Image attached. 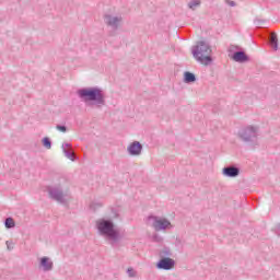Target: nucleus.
Listing matches in <instances>:
<instances>
[{"mask_svg":"<svg viewBox=\"0 0 280 280\" xmlns=\"http://www.w3.org/2000/svg\"><path fill=\"white\" fill-rule=\"evenodd\" d=\"M226 5H230V8H235V1L233 0H225Z\"/></svg>","mask_w":280,"mask_h":280,"instance_id":"23","label":"nucleus"},{"mask_svg":"<svg viewBox=\"0 0 280 280\" xmlns=\"http://www.w3.org/2000/svg\"><path fill=\"white\" fill-rule=\"evenodd\" d=\"M7 250H14V242L12 241H7Z\"/></svg>","mask_w":280,"mask_h":280,"instance_id":"21","label":"nucleus"},{"mask_svg":"<svg viewBox=\"0 0 280 280\" xmlns=\"http://www.w3.org/2000/svg\"><path fill=\"white\" fill-rule=\"evenodd\" d=\"M176 266V261L172 258H161L156 262L158 270H172Z\"/></svg>","mask_w":280,"mask_h":280,"instance_id":"8","label":"nucleus"},{"mask_svg":"<svg viewBox=\"0 0 280 280\" xmlns=\"http://www.w3.org/2000/svg\"><path fill=\"white\" fill-rule=\"evenodd\" d=\"M184 82H186V84H191V82H196V74L191 73V72H185L184 73Z\"/></svg>","mask_w":280,"mask_h":280,"instance_id":"15","label":"nucleus"},{"mask_svg":"<svg viewBox=\"0 0 280 280\" xmlns=\"http://www.w3.org/2000/svg\"><path fill=\"white\" fill-rule=\"evenodd\" d=\"M147 224L156 232L173 229L172 222L163 217L150 215L147 219Z\"/></svg>","mask_w":280,"mask_h":280,"instance_id":"6","label":"nucleus"},{"mask_svg":"<svg viewBox=\"0 0 280 280\" xmlns=\"http://www.w3.org/2000/svg\"><path fill=\"white\" fill-rule=\"evenodd\" d=\"M276 233L280 236V223L276 226Z\"/></svg>","mask_w":280,"mask_h":280,"instance_id":"24","label":"nucleus"},{"mask_svg":"<svg viewBox=\"0 0 280 280\" xmlns=\"http://www.w3.org/2000/svg\"><path fill=\"white\" fill-rule=\"evenodd\" d=\"M57 130H59L60 132H67V126L57 125Z\"/></svg>","mask_w":280,"mask_h":280,"instance_id":"22","label":"nucleus"},{"mask_svg":"<svg viewBox=\"0 0 280 280\" xmlns=\"http://www.w3.org/2000/svg\"><path fill=\"white\" fill-rule=\"evenodd\" d=\"M39 268H42L44 272H50V270H54V261H51V258L49 257H42L39 261Z\"/></svg>","mask_w":280,"mask_h":280,"instance_id":"10","label":"nucleus"},{"mask_svg":"<svg viewBox=\"0 0 280 280\" xmlns=\"http://www.w3.org/2000/svg\"><path fill=\"white\" fill-rule=\"evenodd\" d=\"M127 275H128V277H130L131 279H133L135 277H137V272L135 271L133 268H128V269H127Z\"/></svg>","mask_w":280,"mask_h":280,"instance_id":"20","label":"nucleus"},{"mask_svg":"<svg viewBox=\"0 0 280 280\" xmlns=\"http://www.w3.org/2000/svg\"><path fill=\"white\" fill-rule=\"evenodd\" d=\"M61 150L66 159H69V161H75V154L72 151L71 143L63 142L61 144Z\"/></svg>","mask_w":280,"mask_h":280,"instance_id":"11","label":"nucleus"},{"mask_svg":"<svg viewBox=\"0 0 280 280\" xmlns=\"http://www.w3.org/2000/svg\"><path fill=\"white\" fill-rule=\"evenodd\" d=\"M200 7V0H191L189 3H188V8L190 10H196V8H199Z\"/></svg>","mask_w":280,"mask_h":280,"instance_id":"18","label":"nucleus"},{"mask_svg":"<svg viewBox=\"0 0 280 280\" xmlns=\"http://www.w3.org/2000/svg\"><path fill=\"white\" fill-rule=\"evenodd\" d=\"M4 226L7 229H14L15 223H14V219L13 218H7L4 221Z\"/></svg>","mask_w":280,"mask_h":280,"instance_id":"17","label":"nucleus"},{"mask_svg":"<svg viewBox=\"0 0 280 280\" xmlns=\"http://www.w3.org/2000/svg\"><path fill=\"white\" fill-rule=\"evenodd\" d=\"M223 176L228 178H235L240 176V168L235 166H226L223 168Z\"/></svg>","mask_w":280,"mask_h":280,"instance_id":"12","label":"nucleus"},{"mask_svg":"<svg viewBox=\"0 0 280 280\" xmlns=\"http://www.w3.org/2000/svg\"><path fill=\"white\" fill-rule=\"evenodd\" d=\"M159 257L161 259H171L172 257V248L165 246L162 249L159 250Z\"/></svg>","mask_w":280,"mask_h":280,"instance_id":"14","label":"nucleus"},{"mask_svg":"<svg viewBox=\"0 0 280 280\" xmlns=\"http://www.w3.org/2000/svg\"><path fill=\"white\" fill-rule=\"evenodd\" d=\"M232 59L234 62H248V56L246 55V52L240 50V51H235L232 56Z\"/></svg>","mask_w":280,"mask_h":280,"instance_id":"13","label":"nucleus"},{"mask_svg":"<svg viewBox=\"0 0 280 280\" xmlns=\"http://www.w3.org/2000/svg\"><path fill=\"white\" fill-rule=\"evenodd\" d=\"M77 95L83 102H91V105L96 106V108L106 106V94L103 89L97 86L80 89L77 91Z\"/></svg>","mask_w":280,"mask_h":280,"instance_id":"2","label":"nucleus"},{"mask_svg":"<svg viewBox=\"0 0 280 280\" xmlns=\"http://www.w3.org/2000/svg\"><path fill=\"white\" fill-rule=\"evenodd\" d=\"M48 196L51 200H55V202H59V205H67L70 198L69 189L60 184L50 186L48 188Z\"/></svg>","mask_w":280,"mask_h":280,"instance_id":"5","label":"nucleus"},{"mask_svg":"<svg viewBox=\"0 0 280 280\" xmlns=\"http://www.w3.org/2000/svg\"><path fill=\"white\" fill-rule=\"evenodd\" d=\"M192 57L200 65H211L213 59L211 58V46L207 42H198L191 49Z\"/></svg>","mask_w":280,"mask_h":280,"instance_id":"3","label":"nucleus"},{"mask_svg":"<svg viewBox=\"0 0 280 280\" xmlns=\"http://www.w3.org/2000/svg\"><path fill=\"white\" fill-rule=\"evenodd\" d=\"M238 138L243 143H247L248 145H257V141L259 139V126L248 125L243 127L238 131Z\"/></svg>","mask_w":280,"mask_h":280,"instance_id":"4","label":"nucleus"},{"mask_svg":"<svg viewBox=\"0 0 280 280\" xmlns=\"http://www.w3.org/2000/svg\"><path fill=\"white\" fill-rule=\"evenodd\" d=\"M103 20L105 25L113 30V32H117L124 22V18L118 13H105Z\"/></svg>","mask_w":280,"mask_h":280,"instance_id":"7","label":"nucleus"},{"mask_svg":"<svg viewBox=\"0 0 280 280\" xmlns=\"http://www.w3.org/2000/svg\"><path fill=\"white\" fill-rule=\"evenodd\" d=\"M269 40L272 49L277 51V49H279V39L277 38V34H271Z\"/></svg>","mask_w":280,"mask_h":280,"instance_id":"16","label":"nucleus"},{"mask_svg":"<svg viewBox=\"0 0 280 280\" xmlns=\"http://www.w3.org/2000/svg\"><path fill=\"white\" fill-rule=\"evenodd\" d=\"M43 145L46 148V150H51V140L47 137H45L43 140Z\"/></svg>","mask_w":280,"mask_h":280,"instance_id":"19","label":"nucleus"},{"mask_svg":"<svg viewBox=\"0 0 280 280\" xmlns=\"http://www.w3.org/2000/svg\"><path fill=\"white\" fill-rule=\"evenodd\" d=\"M96 229L98 235L108 240L113 247L117 246L118 242L121 240V233L119 232V229L115 226L113 219H98L96 221Z\"/></svg>","mask_w":280,"mask_h":280,"instance_id":"1","label":"nucleus"},{"mask_svg":"<svg viewBox=\"0 0 280 280\" xmlns=\"http://www.w3.org/2000/svg\"><path fill=\"white\" fill-rule=\"evenodd\" d=\"M143 151V145L139 141H135L127 147V152L130 156H140Z\"/></svg>","mask_w":280,"mask_h":280,"instance_id":"9","label":"nucleus"}]
</instances>
